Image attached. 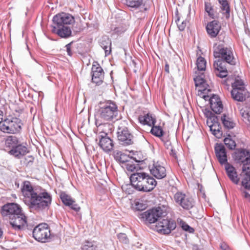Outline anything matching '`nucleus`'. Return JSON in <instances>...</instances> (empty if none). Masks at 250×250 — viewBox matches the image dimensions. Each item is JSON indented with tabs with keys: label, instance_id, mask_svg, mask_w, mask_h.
I'll use <instances>...</instances> for the list:
<instances>
[{
	"label": "nucleus",
	"instance_id": "obj_1",
	"mask_svg": "<svg viewBox=\"0 0 250 250\" xmlns=\"http://www.w3.org/2000/svg\"><path fill=\"white\" fill-rule=\"evenodd\" d=\"M21 192L23 201L30 209L42 211L48 209L52 202V196L40 187H33L29 181L23 183Z\"/></svg>",
	"mask_w": 250,
	"mask_h": 250
},
{
	"label": "nucleus",
	"instance_id": "obj_2",
	"mask_svg": "<svg viewBox=\"0 0 250 250\" xmlns=\"http://www.w3.org/2000/svg\"><path fill=\"white\" fill-rule=\"evenodd\" d=\"M195 85L198 89V91L201 93V96L206 101L209 100L210 107L211 110L216 114H220L223 110V104L219 97L215 95H212L209 97L208 95H206L207 93L210 91L208 88V85L207 83L204 76L202 73L201 75L198 74L194 78Z\"/></svg>",
	"mask_w": 250,
	"mask_h": 250
},
{
	"label": "nucleus",
	"instance_id": "obj_3",
	"mask_svg": "<svg viewBox=\"0 0 250 250\" xmlns=\"http://www.w3.org/2000/svg\"><path fill=\"white\" fill-rule=\"evenodd\" d=\"M132 187L138 191L149 192L156 186V180L148 174L142 172H135L130 176Z\"/></svg>",
	"mask_w": 250,
	"mask_h": 250
},
{
	"label": "nucleus",
	"instance_id": "obj_4",
	"mask_svg": "<svg viewBox=\"0 0 250 250\" xmlns=\"http://www.w3.org/2000/svg\"><path fill=\"white\" fill-rule=\"evenodd\" d=\"M118 106L112 101L100 103L97 115L101 121H112L117 119L118 114Z\"/></svg>",
	"mask_w": 250,
	"mask_h": 250
},
{
	"label": "nucleus",
	"instance_id": "obj_5",
	"mask_svg": "<svg viewBox=\"0 0 250 250\" xmlns=\"http://www.w3.org/2000/svg\"><path fill=\"white\" fill-rule=\"evenodd\" d=\"M22 125L21 121L20 119L10 117L3 120L0 128L3 132L15 134L20 131Z\"/></svg>",
	"mask_w": 250,
	"mask_h": 250
},
{
	"label": "nucleus",
	"instance_id": "obj_6",
	"mask_svg": "<svg viewBox=\"0 0 250 250\" xmlns=\"http://www.w3.org/2000/svg\"><path fill=\"white\" fill-rule=\"evenodd\" d=\"M166 208L164 206L148 210L141 214L142 218L146 223L152 224L156 222L158 218L167 215Z\"/></svg>",
	"mask_w": 250,
	"mask_h": 250
},
{
	"label": "nucleus",
	"instance_id": "obj_7",
	"mask_svg": "<svg viewBox=\"0 0 250 250\" xmlns=\"http://www.w3.org/2000/svg\"><path fill=\"white\" fill-rule=\"evenodd\" d=\"M213 55L215 58L221 59L226 62L234 63V57L231 50L222 44H216L213 47Z\"/></svg>",
	"mask_w": 250,
	"mask_h": 250
},
{
	"label": "nucleus",
	"instance_id": "obj_8",
	"mask_svg": "<svg viewBox=\"0 0 250 250\" xmlns=\"http://www.w3.org/2000/svg\"><path fill=\"white\" fill-rule=\"evenodd\" d=\"M50 229L47 224H41L36 226L33 230V237L39 242L45 243L50 238Z\"/></svg>",
	"mask_w": 250,
	"mask_h": 250
},
{
	"label": "nucleus",
	"instance_id": "obj_9",
	"mask_svg": "<svg viewBox=\"0 0 250 250\" xmlns=\"http://www.w3.org/2000/svg\"><path fill=\"white\" fill-rule=\"evenodd\" d=\"M22 211L21 208L17 204L12 203H8L3 206L1 209V214L9 221L16 215Z\"/></svg>",
	"mask_w": 250,
	"mask_h": 250
},
{
	"label": "nucleus",
	"instance_id": "obj_10",
	"mask_svg": "<svg viewBox=\"0 0 250 250\" xmlns=\"http://www.w3.org/2000/svg\"><path fill=\"white\" fill-rule=\"evenodd\" d=\"M53 26H66L72 24L75 21L74 17L69 14L62 13L54 16Z\"/></svg>",
	"mask_w": 250,
	"mask_h": 250
},
{
	"label": "nucleus",
	"instance_id": "obj_11",
	"mask_svg": "<svg viewBox=\"0 0 250 250\" xmlns=\"http://www.w3.org/2000/svg\"><path fill=\"white\" fill-rule=\"evenodd\" d=\"M175 203L185 209H189L194 205L193 199L182 192H178L174 196Z\"/></svg>",
	"mask_w": 250,
	"mask_h": 250
},
{
	"label": "nucleus",
	"instance_id": "obj_12",
	"mask_svg": "<svg viewBox=\"0 0 250 250\" xmlns=\"http://www.w3.org/2000/svg\"><path fill=\"white\" fill-rule=\"evenodd\" d=\"M9 223L15 230H21L24 229L27 226V218L22 211H21L18 215L10 219Z\"/></svg>",
	"mask_w": 250,
	"mask_h": 250
},
{
	"label": "nucleus",
	"instance_id": "obj_13",
	"mask_svg": "<svg viewBox=\"0 0 250 250\" xmlns=\"http://www.w3.org/2000/svg\"><path fill=\"white\" fill-rule=\"evenodd\" d=\"M176 227L174 221L164 219L160 221L156 226L157 231L162 234H168Z\"/></svg>",
	"mask_w": 250,
	"mask_h": 250
},
{
	"label": "nucleus",
	"instance_id": "obj_14",
	"mask_svg": "<svg viewBox=\"0 0 250 250\" xmlns=\"http://www.w3.org/2000/svg\"><path fill=\"white\" fill-rule=\"evenodd\" d=\"M118 140L123 145H129L133 143V136L126 127L119 128L117 132Z\"/></svg>",
	"mask_w": 250,
	"mask_h": 250
},
{
	"label": "nucleus",
	"instance_id": "obj_15",
	"mask_svg": "<svg viewBox=\"0 0 250 250\" xmlns=\"http://www.w3.org/2000/svg\"><path fill=\"white\" fill-rule=\"evenodd\" d=\"M226 62L221 59H218L214 62V72L216 76L224 78L228 75V71L226 67Z\"/></svg>",
	"mask_w": 250,
	"mask_h": 250
},
{
	"label": "nucleus",
	"instance_id": "obj_16",
	"mask_svg": "<svg viewBox=\"0 0 250 250\" xmlns=\"http://www.w3.org/2000/svg\"><path fill=\"white\" fill-rule=\"evenodd\" d=\"M92 81L97 85L103 83L104 72L102 68L99 64H93L92 67Z\"/></svg>",
	"mask_w": 250,
	"mask_h": 250
},
{
	"label": "nucleus",
	"instance_id": "obj_17",
	"mask_svg": "<svg viewBox=\"0 0 250 250\" xmlns=\"http://www.w3.org/2000/svg\"><path fill=\"white\" fill-rule=\"evenodd\" d=\"M150 171L153 176L158 179H163L167 175L165 167L159 162L154 163L150 168Z\"/></svg>",
	"mask_w": 250,
	"mask_h": 250
},
{
	"label": "nucleus",
	"instance_id": "obj_18",
	"mask_svg": "<svg viewBox=\"0 0 250 250\" xmlns=\"http://www.w3.org/2000/svg\"><path fill=\"white\" fill-rule=\"evenodd\" d=\"M221 28V24L215 20L209 22L206 26L207 33L211 38H215L219 33Z\"/></svg>",
	"mask_w": 250,
	"mask_h": 250
},
{
	"label": "nucleus",
	"instance_id": "obj_19",
	"mask_svg": "<svg viewBox=\"0 0 250 250\" xmlns=\"http://www.w3.org/2000/svg\"><path fill=\"white\" fill-rule=\"evenodd\" d=\"M215 151L216 157L221 165L228 163L226 148L223 145L217 144L215 146Z\"/></svg>",
	"mask_w": 250,
	"mask_h": 250
},
{
	"label": "nucleus",
	"instance_id": "obj_20",
	"mask_svg": "<svg viewBox=\"0 0 250 250\" xmlns=\"http://www.w3.org/2000/svg\"><path fill=\"white\" fill-rule=\"evenodd\" d=\"M231 95L234 100L239 102H243L250 96V93L246 88L232 89Z\"/></svg>",
	"mask_w": 250,
	"mask_h": 250
},
{
	"label": "nucleus",
	"instance_id": "obj_21",
	"mask_svg": "<svg viewBox=\"0 0 250 250\" xmlns=\"http://www.w3.org/2000/svg\"><path fill=\"white\" fill-rule=\"evenodd\" d=\"M207 124L209 127L210 130L212 134L216 137L219 138L222 135V133L220 130V127L217 122L216 117L207 119Z\"/></svg>",
	"mask_w": 250,
	"mask_h": 250
},
{
	"label": "nucleus",
	"instance_id": "obj_22",
	"mask_svg": "<svg viewBox=\"0 0 250 250\" xmlns=\"http://www.w3.org/2000/svg\"><path fill=\"white\" fill-rule=\"evenodd\" d=\"M100 137L99 143L100 146L106 152L111 151L114 146L113 141L109 137L103 135H101Z\"/></svg>",
	"mask_w": 250,
	"mask_h": 250
},
{
	"label": "nucleus",
	"instance_id": "obj_23",
	"mask_svg": "<svg viewBox=\"0 0 250 250\" xmlns=\"http://www.w3.org/2000/svg\"><path fill=\"white\" fill-rule=\"evenodd\" d=\"M52 32L61 38H67L71 35L72 31L70 27L52 25Z\"/></svg>",
	"mask_w": 250,
	"mask_h": 250
},
{
	"label": "nucleus",
	"instance_id": "obj_24",
	"mask_svg": "<svg viewBox=\"0 0 250 250\" xmlns=\"http://www.w3.org/2000/svg\"><path fill=\"white\" fill-rule=\"evenodd\" d=\"M60 198L62 203L67 206L70 207L72 209L76 211H78L80 209V207L76 204L75 201L72 197L64 192L61 194Z\"/></svg>",
	"mask_w": 250,
	"mask_h": 250
},
{
	"label": "nucleus",
	"instance_id": "obj_25",
	"mask_svg": "<svg viewBox=\"0 0 250 250\" xmlns=\"http://www.w3.org/2000/svg\"><path fill=\"white\" fill-rule=\"evenodd\" d=\"M236 158L244 165H248L250 163V150L246 149L240 150L236 153Z\"/></svg>",
	"mask_w": 250,
	"mask_h": 250
},
{
	"label": "nucleus",
	"instance_id": "obj_26",
	"mask_svg": "<svg viewBox=\"0 0 250 250\" xmlns=\"http://www.w3.org/2000/svg\"><path fill=\"white\" fill-rule=\"evenodd\" d=\"M225 169L228 176L229 179L235 184H238L239 182V178L238 176L236 170L234 167L229 163H227L225 166Z\"/></svg>",
	"mask_w": 250,
	"mask_h": 250
},
{
	"label": "nucleus",
	"instance_id": "obj_27",
	"mask_svg": "<svg viewBox=\"0 0 250 250\" xmlns=\"http://www.w3.org/2000/svg\"><path fill=\"white\" fill-rule=\"evenodd\" d=\"M225 83H227V85L229 83L231 84L232 89H244L246 88L243 81L240 78V77L237 76L235 77H228Z\"/></svg>",
	"mask_w": 250,
	"mask_h": 250
},
{
	"label": "nucleus",
	"instance_id": "obj_28",
	"mask_svg": "<svg viewBox=\"0 0 250 250\" xmlns=\"http://www.w3.org/2000/svg\"><path fill=\"white\" fill-rule=\"evenodd\" d=\"M27 152V148L20 143L9 151V153L10 155L19 158L24 156Z\"/></svg>",
	"mask_w": 250,
	"mask_h": 250
},
{
	"label": "nucleus",
	"instance_id": "obj_29",
	"mask_svg": "<svg viewBox=\"0 0 250 250\" xmlns=\"http://www.w3.org/2000/svg\"><path fill=\"white\" fill-rule=\"evenodd\" d=\"M221 121L225 128L230 129L236 125V122L229 114H224L221 117Z\"/></svg>",
	"mask_w": 250,
	"mask_h": 250
},
{
	"label": "nucleus",
	"instance_id": "obj_30",
	"mask_svg": "<svg viewBox=\"0 0 250 250\" xmlns=\"http://www.w3.org/2000/svg\"><path fill=\"white\" fill-rule=\"evenodd\" d=\"M95 125L98 128V131H99L100 133H102L104 136H107V133L111 130V125L110 124H102L101 120L99 119H96Z\"/></svg>",
	"mask_w": 250,
	"mask_h": 250
},
{
	"label": "nucleus",
	"instance_id": "obj_31",
	"mask_svg": "<svg viewBox=\"0 0 250 250\" xmlns=\"http://www.w3.org/2000/svg\"><path fill=\"white\" fill-rule=\"evenodd\" d=\"M138 119L141 124L144 125H147L150 126L154 125L156 122L155 119L149 113L140 116Z\"/></svg>",
	"mask_w": 250,
	"mask_h": 250
},
{
	"label": "nucleus",
	"instance_id": "obj_32",
	"mask_svg": "<svg viewBox=\"0 0 250 250\" xmlns=\"http://www.w3.org/2000/svg\"><path fill=\"white\" fill-rule=\"evenodd\" d=\"M243 171L246 172L242 181V186L245 188L250 190V167H246L244 166Z\"/></svg>",
	"mask_w": 250,
	"mask_h": 250
},
{
	"label": "nucleus",
	"instance_id": "obj_33",
	"mask_svg": "<svg viewBox=\"0 0 250 250\" xmlns=\"http://www.w3.org/2000/svg\"><path fill=\"white\" fill-rule=\"evenodd\" d=\"M175 17L176 18L175 21L180 31H183L185 29L188 22L187 18H185L183 16L180 17L178 15V11H176Z\"/></svg>",
	"mask_w": 250,
	"mask_h": 250
},
{
	"label": "nucleus",
	"instance_id": "obj_34",
	"mask_svg": "<svg viewBox=\"0 0 250 250\" xmlns=\"http://www.w3.org/2000/svg\"><path fill=\"white\" fill-rule=\"evenodd\" d=\"M111 41L107 38H103L100 42V45L104 50L105 56L108 55L111 51Z\"/></svg>",
	"mask_w": 250,
	"mask_h": 250
},
{
	"label": "nucleus",
	"instance_id": "obj_35",
	"mask_svg": "<svg viewBox=\"0 0 250 250\" xmlns=\"http://www.w3.org/2000/svg\"><path fill=\"white\" fill-rule=\"evenodd\" d=\"M20 143L18 138L15 136H9L5 141V145L6 147H9L10 149H13L17 146Z\"/></svg>",
	"mask_w": 250,
	"mask_h": 250
},
{
	"label": "nucleus",
	"instance_id": "obj_36",
	"mask_svg": "<svg viewBox=\"0 0 250 250\" xmlns=\"http://www.w3.org/2000/svg\"><path fill=\"white\" fill-rule=\"evenodd\" d=\"M240 113L243 118V120L247 124L250 125V110L246 107L240 110Z\"/></svg>",
	"mask_w": 250,
	"mask_h": 250
},
{
	"label": "nucleus",
	"instance_id": "obj_37",
	"mask_svg": "<svg viewBox=\"0 0 250 250\" xmlns=\"http://www.w3.org/2000/svg\"><path fill=\"white\" fill-rule=\"evenodd\" d=\"M221 5V9L223 13L227 14V17L229 16V6L227 0H218Z\"/></svg>",
	"mask_w": 250,
	"mask_h": 250
},
{
	"label": "nucleus",
	"instance_id": "obj_38",
	"mask_svg": "<svg viewBox=\"0 0 250 250\" xmlns=\"http://www.w3.org/2000/svg\"><path fill=\"white\" fill-rule=\"evenodd\" d=\"M196 65L198 71H205L206 67V61L205 58L202 57H198L196 61Z\"/></svg>",
	"mask_w": 250,
	"mask_h": 250
},
{
	"label": "nucleus",
	"instance_id": "obj_39",
	"mask_svg": "<svg viewBox=\"0 0 250 250\" xmlns=\"http://www.w3.org/2000/svg\"><path fill=\"white\" fill-rule=\"evenodd\" d=\"M144 0H125L126 5L129 7L138 8L140 7L143 2Z\"/></svg>",
	"mask_w": 250,
	"mask_h": 250
},
{
	"label": "nucleus",
	"instance_id": "obj_40",
	"mask_svg": "<svg viewBox=\"0 0 250 250\" xmlns=\"http://www.w3.org/2000/svg\"><path fill=\"white\" fill-rule=\"evenodd\" d=\"M150 132L154 136L161 137L163 135V130L160 126L152 125Z\"/></svg>",
	"mask_w": 250,
	"mask_h": 250
},
{
	"label": "nucleus",
	"instance_id": "obj_41",
	"mask_svg": "<svg viewBox=\"0 0 250 250\" xmlns=\"http://www.w3.org/2000/svg\"><path fill=\"white\" fill-rule=\"evenodd\" d=\"M115 158L116 160L123 164V166H125V164L129 161L128 159H129L127 155L122 153L121 152L117 153Z\"/></svg>",
	"mask_w": 250,
	"mask_h": 250
},
{
	"label": "nucleus",
	"instance_id": "obj_42",
	"mask_svg": "<svg viewBox=\"0 0 250 250\" xmlns=\"http://www.w3.org/2000/svg\"><path fill=\"white\" fill-rule=\"evenodd\" d=\"M205 10L208 13V16L210 17L213 19L215 17V13L214 10L210 3H205Z\"/></svg>",
	"mask_w": 250,
	"mask_h": 250
},
{
	"label": "nucleus",
	"instance_id": "obj_43",
	"mask_svg": "<svg viewBox=\"0 0 250 250\" xmlns=\"http://www.w3.org/2000/svg\"><path fill=\"white\" fill-rule=\"evenodd\" d=\"M123 167L125 168L128 171H134L137 169L138 167L136 165L133 163L132 162L128 161L126 163L125 166H122Z\"/></svg>",
	"mask_w": 250,
	"mask_h": 250
},
{
	"label": "nucleus",
	"instance_id": "obj_44",
	"mask_svg": "<svg viewBox=\"0 0 250 250\" xmlns=\"http://www.w3.org/2000/svg\"><path fill=\"white\" fill-rule=\"evenodd\" d=\"M225 144L230 149L235 148L236 144L234 141L229 138H226L224 140Z\"/></svg>",
	"mask_w": 250,
	"mask_h": 250
},
{
	"label": "nucleus",
	"instance_id": "obj_45",
	"mask_svg": "<svg viewBox=\"0 0 250 250\" xmlns=\"http://www.w3.org/2000/svg\"><path fill=\"white\" fill-rule=\"evenodd\" d=\"M82 250H97V247L93 242H86L82 247Z\"/></svg>",
	"mask_w": 250,
	"mask_h": 250
},
{
	"label": "nucleus",
	"instance_id": "obj_46",
	"mask_svg": "<svg viewBox=\"0 0 250 250\" xmlns=\"http://www.w3.org/2000/svg\"><path fill=\"white\" fill-rule=\"evenodd\" d=\"M118 238L119 241L123 243L127 244L128 242V239L125 233H119L118 234Z\"/></svg>",
	"mask_w": 250,
	"mask_h": 250
},
{
	"label": "nucleus",
	"instance_id": "obj_47",
	"mask_svg": "<svg viewBox=\"0 0 250 250\" xmlns=\"http://www.w3.org/2000/svg\"><path fill=\"white\" fill-rule=\"evenodd\" d=\"M181 227L183 230L190 233H192L194 231V229L185 222H183L181 223Z\"/></svg>",
	"mask_w": 250,
	"mask_h": 250
},
{
	"label": "nucleus",
	"instance_id": "obj_48",
	"mask_svg": "<svg viewBox=\"0 0 250 250\" xmlns=\"http://www.w3.org/2000/svg\"><path fill=\"white\" fill-rule=\"evenodd\" d=\"M203 111L205 116H206V117L207 118V119H209L211 118L216 117L215 116L213 115L211 112L209 111L208 109L205 108Z\"/></svg>",
	"mask_w": 250,
	"mask_h": 250
},
{
	"label": "nucleus",
	"instance_id": "obj_49",
	"mask_svg": "<svg viewBox=\"0 0 250 250\" xmlns=\"http://www.w3.org/2000/svg\"><path fill=\"white\" fill-rule=\"evenodd\" d=\"M34 160V157L32 156H27L25 158V163L27 165H31Z\"/></svg>",
	"mask_w": 250,
	"mask_h": 250
},
{
	"label": "nucleus",
	"instance_id": "obj_50",
	"mask_svg": "<svg viewBox=\"0 0 250 250\" xmlns=\"http://www.w3.org/2000/svg\"><path fill=\"white\" fill-rule=\"evenodd\" d=\"M125 31V29L123 27H116L114 30L115 33L119 34L124 32Z\"/></svg>",
	"mask_w": 250,
	"mask_h": 250
},
{
	"label": "nucleus",
	"instance_id": "obj_51",
	"mask_svg": "<svg viewBox=\"0 0 250 250\" xmlns=\"http://www.w3.org/2000/svg\"><path fill=\"white\" fill-rule=\"evenodd\" d=\"M220 247L223 250H230L229 246L224 243L221 244Z\"/></svg>",
	"mask_w": 250,
	"mask_h": 250
},
{
	"label": "nucleus",
	"instance_id": "obj_52",
	"mask_svg": "<svg viewBox=\"0 0 250 250\" xmlns=\"http://www.w3.org/2000/svg\"><path fill=\"white\" fill-rule=\"evenodd\" d=\"M65 47H66V48L68 54L69 55H71V54H70V51H71V43H68V44H66Z\"/></svg>",
	"mask_w": 250,
	"mask_h": 250
},
{
	"label": "nucleus",
	"instance_id": "obj_53",
	"mask_svg": "<svg viewBox=\"0 0 250 250\" xmlns=\"http://www.w3.org/2000/svg\"><path fill=\"white\" fill-rule=\"evenodd\" d=\"M244 197L250 202V194L247 192H244Z\"/></svg>",
	"mask_w": 250,
	"mask_h": 250
},
{
	"label": "nucleus",
	"instance_id": "obj_54",
	"mask_svg": "<svg viewBox=\"0 0 250 250\" xmlns=\"http://www.w3.org/2000/svg\"><path fill=\"white\" fill-rule=\"evenodd\" d=\"M3 112L0 110V124L2 122L3 120Z\"/></svg>",
	"mask_w": 250,
	"mask_h": 250
},
{
	"label": "nucleus",
	"instance_id": "obj_55",
	"mask_svg": "<svg viewBox=\"0 0 250 250\" xmlns=\"http://www.w3.org/2000/svg\"><path fill=\"white\" fill-rule=\"evenodd\" d=\"M165 69H166V71L167 72H168V66L167 64H166V66H165Z\"/></svg>",
	"mask_w": 250,
	"mask_h": 250
},
{
	"label": "nucleus",
	"instance_id": "obj_56",
	"mask_svg": "<svg viewBox=\"0 0 250 250\" xmlns=\"http://www.w3.org/2000/svg\"><path fill=\"white\" fill-rule=\"evenodd\" d=\"M2 233H3L2 231L0 229V238H1V237L2 236Z\"/></svg>",
	"mask_w": 250,
	"mask_h": 250
}]
</instances>
